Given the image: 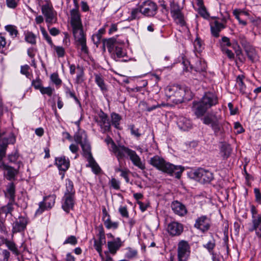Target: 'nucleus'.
<instances>
[{"mask_svg":"<svg viewBox=\"0 0 261 261\" xmlns=\"http://www.w3.org/2000/svg\"><path fill=\"white\" fill-rule=\"evenodd\" d=\"M74 37L75 45L77 48L81 47L80 50L82 54L88 55L89 54V48L87 45L86 35L83 30L73 33Z\"/></svg>","mask_w":261,"mask_h":261,"instance_id":"1a4fd4ad","label":"nucleus"},{"mask_svg":"<svg viewBox=\"0 0 261 261\" xmlns=\"http://www.w3.org/2000/svg\"><path fill=\"white\" fill-rule=\"evenodd\" d=\"M165 93L173 103L178 104L184 101L185 90L178 85H173L166 87Z\"/></svg>","mask_w":261,"mask_h":261,"instance_id":"39448f33","label":"nucleus"},{"mask_svg":"<svg viewBox=\"0 0 261 261\" xmlns=\"http://www.w3.org/2000/svg\"><path fill=\"white\" fill-rule=\"evenodd\" d=\"M157 11L156 4L150 0L144 1L140 5V12L146 16H154Z\"/></svg>","mask_w":261,"mask_h":261,"instance_id":"9b49d317","label":"nucleus"},{"mask_svg":"<svg viewBox=\"0 0 261 261\" xmlns=\"http://www.w3.org/2000/svg\"><path fill=\"white\" fill-rule=\"evenodd\" d=\"M112 152L120 164L122 161L129 159L133 164L142 170L146 168L145 164L142 162L140 157L135 150H133L123 145H117Z\"/></svg>","mask_w":261,"mask_h":261,"instance_id":"f257e3e1","label":"nucleus"},{"mask_svg":"<svg viewBox=\"0 0 261 261\" xmlns=\"http://www.w3.org/2000/svg\"><path fill=\"white\" fill-rule=\"evenodd\" d=\"M74 8L70 11L71 25L72 29V33L83 30L81 15L79 10V4L77 0H73Z\"/></svg>","mask_w":261,"mask_h":261,"instance_id":"423d86ee","label":"nucleus"},{"mask_svg":"<svg viewBox=\"0 0 261 261\" xmlns=\"http://www.w3.org/2000/svg\"><path fill=\"white\" fill-rule=\"evenodd\" d=\"M41 11L45 17V22L47 23L48 28L54 23L57 22L56 13L54 10L52 6H50L48 4L43 5L41 8Z\"/></svg>","mask_w":261,"mask_h":261,"instance_id":"9d476101","label":"nucleus"},{"mask_svg":"<svg viewBox=\"0 0 261 261\" xmlns=\"http://www.w3.org/2000/svg\"><path fill=\"white\" fill-rule=\"evenodd\" d=\"M150 102H154L155 103H154L153 105L151 106L149 102L147 103V106L146 107V111L148 112H151L158 108H160L162 106H165V104L164 103H162L161 104H159L157 102H156L155 101H154L152 99L150 100Z\"/></svg>","mask_w":261,"mask_h":261,"instance_id":"09e8293b","label":"nucleus"},{"mask_svg":"<svg viewBox=\"0 0 261 261\" xmlns=\"http://www.w3.org/2000/svg\"><path fill=\"white\" fill-rule=\"evenodd\" d=\"M56 196L55 194L45 196L43 200L39 203V207L36 210L35 214L40 215L44 211L51 209L55 205Z\"/></svg>","mask_w":261,"mask_h":261,"instance_id":"ddd939ff","label":"nucleus"},{"mask_svg":"<svg viewBox=\"0 0 261 261\" xmlns=\"http://www.w3.org/2000/svg\"><path fill=\"white\" fill-rule=\"evenodd\" d=\"M215 246L216 243L215 240L214 239L209 241L206 244H204L203 245V247L206 249L208 252L211 254H213V250Z\"/></svg>","mask_w":261,"mask_h":261,"instance_id":"a18cd8bd","label":"nucleus"},{"mask_svg":"<svg viewBox=\"0 0 261 261\" xmlns=\"http://www.w3.org/2000/svg\"><path fill=\"white\" fill-rule=\"evenodd\" d=\"M109 184L111 188L115 190H119L120 189V181L115 178H112L110 180Z\"/></svg>","mask_w":261,"mask_h":261,"instance_id":"8fccbe9b","label":"nucleus"},{"mask_svg":"<svg viewBox=\"0 0 261 261\" xmlns=\"http://www.w3.org/2000/svg\"><path fill=\"white\" fill-rule=\"evenodd\" d=\"M16 139L13 134L6 135L5 132L0 133V148L7 149L8 144H14Z\"/></svg>","mask_w":261,"mask_h":261,"instance_id":"4be33fe9","label":"nucleus"},{"mask_svg":"<svg viewBox=\"0 0 261 261\" xmlns=\"http://www.w3.org/2000/svg\"><path fill=\"white\" fill-rule=\"evenodd\" d=\"M94 119L102 134L111 132V122L107 114L101 110Z\"/></svg>","mask_w":261,"mask_h":261,"instance_id":"6e6552de","label":"nucleus"},{"mask_svg":"<svg viewBox=\"0 0 261 261\" xmlns=\"http://www.w3.org/2000/svg\"><path fill=\"white\" fill-rule=\"evenodd\" d=\"M118 211L122 217L128 218V212L126 206H120L118 209Z\"/></svg>","mask_w":261,"mask_h":261,"instance_id":"e2e57ef3","label":"nucleus"},{"mask_svg":"<svg viewBox=\"0 0 261 261\" xmlns=\"http://www.w3.org/2000/svg\"><path fill=\"white\" fill-rule=\"evenodd\" d=\"M225 28V26L224 24L216 20L211 24V34L214 37L218 38L219 37L220 32Z\"/></svg>","mask_w":261,"mask_h":261,"instance_id":"a878e982","label":"nucleus"},{"mask_svg":"<svg viewBox=\"0 0 261 261\" xmlns=\"http://www.w3.org/2000/svg\"><path fill=\"white\" fill-rule=\"evenodd\" d=\"M5 28L6 31L9 32L12 38L16 37L19 34L17 28L15 25L9 24L5 26Z\"/></svg>","mask_w":261,"mask_h":261,"instance_id":"a19ab883","label":"nucleus"},{"mask_svg":"<svg viewBox=\"0 0 261 261\" xmlns=\"http://www.w3.org/2000/svg\"><path fill=\"white\" fill-rule=\"evenodd\" d=\"M40 31H41V32L43 35V37L44 38V39H45L47 43L50 45H53V41L51 40V37L49 36V35L48 34L47 32H46V31L45 30V29L43 28V27H41L40 28Z\"/></svg>","mask_w":261,"mask_h":261,"instance_id":"5fc2aeb1","label":"nucleus"},{"mask_svg":"<svg viewBox=\"0 0 261 261\" xmlns=\"http://www.w3.org/2000/svg\"><path fill=\"white\" fill-rule=\"evenodd\" d=\"M50 79L51 81L56 86H60L62 81L59 78V74L57 72H54L50 75Z\"/></svg>","mask_w":261,"mask_h":261,"instance_id":"49530a36","label":"nucleus"},{"mask_svg":"<svg viewBox=\"0 0 261 261\" xmlns=\"http://www.w3.org/2000/svg\"><path fill=\"white\" fill-rule=\"evenodd\" d=\"M29 223L28 217L19 216L18 220L14 222L12 227L13 233L20 232L24 231Z\"/></svg>","mask_w":261,"mask_h":261,"instance_id":"a211bd4d","label":"nucleus"},{"mask_svg":"<svg viewBox=\"0 0 261 261\" xmlns=\"http://www.w3.org/2000/svg\"><path fill=\"white\" fill-rule=\"evenodd\" d=\"M193 174L194 177L203 184L210 182L214 178L213 174L208 170L199 168L195 170Z\"/></svg>","mask_w":261,"mask_h":261,"instance_id":"4468645a","label":"nucleus"},{"mask_svg":"<svg viewBox=\"0 0 261 261\" xmlns=\"http://www.w3.org/2000/svg\"><path fill=\"white\" fill-rule=\"evenodd\" d=\"M24 39L25 41L32 45H35L36 43V36L32 32L28 31L24 33Z\"/></svg>","mask_w":261,"mask_h":261,"instance_id":"58836bf2","label":"nucleus"},{"mask_svg":"<svg viewBox=\"0 0 261 261\" xmlns=\"http://www.w3.org/2000/svg\"><path fill=\"white\" fill-rule=\"evenodd\" d=\"M245 76L243 75H239L237 77L236 82L239 86V90L242 94H246V86L243 82Z\"/></svg>","mask_w":261,"mask_h":261,"instance_id":"473e14b6","label":"nucleus"},{"mask_svg":"<svg viewBox=\"0 0 261 261\" xmlns=\"http://www.w3.org/2000/svg\"><path fill=\"white\" fill-rule=\"evenodd\" d=\"M190 246L187 241L181 240L177 245L178 261H188L190 255Z\"/></svg>","mask_w":261,"mask_h":261,"instance_id":"f8f14e48","label":"nucleus"},{"mask_svg":"<svg viewBox=\"0 0 261 261\" xmlns=\"http://www.w3.org/2000/svg\"><path fill=\"white\" fill-rule=\"evenodd\" d=\"M54 49L57 53L58 58H63L65 55V50L60 46L54 45Z\"/></svg>","mask_w":261,"mask_h":261,"instance_id":"864d4df0","label":"nucleus"},{"mask_svg":"<svg viewBox=\"0 0 261 261\" xmlns=\"http://www.w3.org/2000/svg\"><path fill=\"white\" fill-rule=\"evenodd\" d=\"M87 161L89 163V167H91L92 171L95 174H97L100 173L101 170L100 168L93 157L87 160Z\"/></svg>","mask_w":261,"mask_h":261,"instance_id":"ea45409f","label":"nucleus"},{"mask_svg":"<svg viewBox=\"0 0 261 261\" xmlns=\"http://www.w3.org/2000/svg\"><path fill=\"white\" fill-rule=\"evenodd\" d=\"M137 251L131 248H128L127 252L126 253V257L128 258H132L137 255Z\"/></svg>","mask_w":261,"mask_h":261,"instance_id":"69168bd1","label":"nucleus"},{"mask_svg":"<svg viewBox=\"0 0 261 261\" xmlns=\"http://www.w3.org/2000/svg\"><path fill=\"white\" fill-rule=\"evenodd\" d=\"M250 208V212L252 215V223H253L254 220L257 221L258 219L260 220V221H261V213L256 217L255 215L258 213V211L256 207L254 205L251 204Z\"/></svg>","mask_w":261,"mask_h":261,"instance_id":"c03bdc74","label":"nucleus"},{"mask_svg":"<svg viewBox=\"0 0 261 261\" xmlns=\"http://www.w3.org/2000/svg\"><path fill=\"white\" fill-rule=\"evenodd\" d=\"M246 55L248 59L252 62H254L257 59V55L255 49L251 46L245 49Z\"/></svg>","mask_w":261,"mask_h":261,"instance_id":"f704fd0d","label":"nucleus"},{"mask_svg":"<svg viewBox=\"0 0 261 261\" xmlns=\"http://www.w3.org/2000/svg\"><path fill=\"white\" fill-rule=\"evenodd\" d=\"M104 224L108 229H116L118 228L119 223L117 222H112L110 218H107L105 221Z\"/></svg>","mask_w":261,"mask_h":261,"instance_id":"de8ad7c7","label":"nucleus"},{"mask_svg":"<svg viewBox=\"0 0 261 261\" xmlns=\"http://www.w3.org/2000/svg\"><path fill=\"white\" fill-rule=\"evenodd\" d=\"M206 67L207 65L206 62L204 61L200 60L196 62V66L194 68L191 66L190 67L191 70H190L188 68H187V70L190 71L191 72H192L193 70L195 71L196 72V77L195 79L201 81L206 76Z\"/></svg>","mask_w":261,"mask_h":261,"instance_id":"2eb2a0df","label":"nucleus"},{"mask_svg":"<svg viewBox=\"0 0 261 261\" xmlns=\"http://www.w3.org/2000/svg\"><path fill=\"white\" fill-rule=\"evenodd\" d=\"M221 50L223 53L225 54L230 59H234V55L231 50L228 49L226 48V47L223 46L222 45Z\"/></svg>","mask_w":261,"mask_h":261,"instance_id":"0e129e2a","label":"nucleus"},{"mask_svg":"<svg viewBox=\"0 0 261 261\" xmlns=\"http://www.w3.org/2000/svg\"><path fill=\"white\" fill-rule=\"evenodd\" d=\"M149 164L159 170L170 175L174 173L176 178H180L184 168L181 166H175L172 164L166 162L163 158L158 155L151 158Z\"/></svg>","mask_w":261,"mask_h":261,"instance_id":"f03ea898","label":"nucleus"},{"mask_svg":"<svg viewBox=\"0 0 261 261\" xmlns=\"http://www.w3.org/2000/svg\"><path fill=\"white\" fill-rule=\"evenodd\" d=\"M40 92L42 94H46L48 96L50 97L53 95V92L55 91L54 88L50 87H42L40 89Z\"/></svg>","mask_w":261,"mask_h":261,"instance_id":"6e6d98bb","label":"nucleus"},{"mask_svg":"<svg viewBox=\"0 0 261 261\" xmlns=\"http://www.w3.org/2000/svg\"><path fill=\"white\" fill-rule=\"evenodd\" d=\"M170 13L174 22L181 27L186 25L184 14L182 13V8L179 4L174 1L170 2Z\"/></svg>","mask_w":261,"mask_h":261,"instance_id":"0eeeda50","label":"nucleus"},{"mask_svg":"<svg viewBox=\"0 0 261 261\" xmlns=\"http://www.w3.org/2000/svg\"><path fill=\"white\" fill-rule=\"evenodd\" d=\"M5 244L8 248V249L10 250L14 254L16 255L18 254V249L15 244L13 242L6 240L5 241Z\"/></svg>","mask_w":261,"mask_h":261,"instance_id":"37998d69","label":"nucleus"},{"mask_svg":"<svg viewBox=\"0 0 261 261\" xmlns=\"http://www.w3.org/2000/svg\"><path fill=\"white\" fill-rule=\"evenodd\" d=\"M171 207L174 213L179 216H185L188 213L186 206L177 200H174L171 203Z\"/></svg>","mask_w":261,"mask_h":261,"instance_id":"412c9836","label":"nucleus"},{"mask_svg":"<svg viewBox=\"0 0 261 261\" xmlns=\"http://www.w3.org/2000/svg\"><path fill=\"white\" fill-rule=\"evenodd\" d=\"M77 74L75 79V83L76 84H81L85 81V73L83 67L77 66Z\"/></svg>","mask_w":261,"mask_h":261,"instance_id":"72a5a7b5","label":"nucleus"},{"mask_svg":"<svg viewBox=\"0 0 261 261\" xmlns=\"http://www.w3.org/2000/svg\"><path fill=\"white\" fill-rule=\"evenodd\" d=\"M252 223V227L249 229V231L250 232L255 231V234L258 238H261V221L260 220L257 221H254Z\"/></svg>","mask_w":261,"mask_h":261,"instance_id":"c9c22d12","label":"nucleus"},{"mask_svg":"<svg viewBox=\"0 0 261 261\" xmlns=\"http://www.w3.org/2000/svg\"><path fill=\"white\" fill-rule=\"evenodd\" d=\"M111 119L112 125L116 129H121L120 123L122 117L119 114L113 112L111 114Z\"/></svg>","mask_w":261,"mask_h":261,"instance_id":"2f4dec72","label":"nucleus"},{"mask_svg":"<svg viewBox=\"0 0 261 261\" xmlns=\"http://www.w3.org/2000/svg\"><path fill=\"white\" fill-rule=\"evenodd\" d=\"M121 246V241L120 238H117L115 241H109L108 242L109 251L112 254H115Z\"/></svg>","mask_w":261,"mask_h":261,"instance_id":"c756f323","label":"nucleus"},{"mask_svg":"<svg viewBox=\"0 0 261 261\" xmlns=\"http://www.w3.org/2000/svg\"><path fill=\"white\" fill-rule=\"evenodd\" d=\"M208 109L201 101L193 102L192 110L197 118L203 116Z\"/></svg>","mask_w":261,"mask_h":261,"instance_id":"5701e85b","label":"nucleus"},{"mask_svg":"<svg viewBox=\"0 0 261 261\" xmlns=\"http://www.w3.org/2000/svg\"><path fill=\"white\" fill-rule=\"evenodd\" d=\"M239 39L240 43L242 45L244 49L251 46L244 35H240L239 36Z\"/></svg>","mask_w":261,"mask_h":261,"instance_id":"603ef678","label":"nucleus"},{"mask_svg":"<svg viewBox=\"0 0 261 261\" xmlns=\"http://www.w3.org/2000/svg\"><path fill=\"white\" fill-rule=\"evenodd\" d=\"M194 226L202 233H205L211 226V219L205 215L201 216L196 219Z\"/></svg>","mask_w":261,"mask_h":261,"instance_id":"dca6fc26","label":"nucleus"},{"mask_svg":"<svg viewBox=\"0 0 261 261\" xmlns=\"http://www.w3.org/2000/svg\"><path fill=\"white\" fill-rule=\"evenodd\" d=\"M178 125L179 127L183 130H188L192 126L190 121L185 118H183L182 120H180L178 122Z\"/></svg>","mask_w":261,"mask_h":261,"instance_id":"79ce46f5","label":"nucleus"},{"mask_svg":"<svg viewBox=\"0 0 261 261\" xmlns=\"http://www.w3.org/2000/svg\"><path fill=\"white\" fill-rule=\"evenodd\" d=\"M30 69V67L28 65H25L24 66H22L21 67L20 72L22 74H24L28 78H30L31 74L30 73L29 70Z\"/></svg>","mask_w":261,"mask_h":261,"instance_id":"774afa93","label":"nucleus"},{"mask_svg":"<svg viewBox=\"0 0 261 261\" xmlns=\"http://www.w3.org/2000/svg\"><path fill=\"white\" fill-rule=\"evenodd\" d=\"M221 118V116L215 114L207 115L202 118V120L204 124L211 125L215 136L223 138L226 133H229L230 125L227 121L220 122Z\"/></svg>","mask_w":261,"mask_h":261,"instance_id":"7ed1b4c3","label":"nucleus"},{"mask_svg":"<svg viewBox=\"0 0 261 261\" xmlns=\"http://www.w3.org/2000/svg\"><path fill=\"white\" fill-rule=\"evenodd\" d=\"M129 128L132 135H134L137 138H139L141 136V134L139 133V128H136L134 124L130 125Z\"/></svg>","mask_w":261,"mask_h":261,"instance_id":"338daca9","label":"nucleus"},{"mask_svg":"<svg viewBox=\"0 0 261 261\" xmlns=\"http://www.w3.org/2000/svg\"><path fill=\"white\" fill-rule=\"evenodd\" d=\"M167 230L171 237L179 236L184 231V226L180 223L173 221L168 224Z\"/></svg>","mask_w":261,"mask_h":261,"instance_id":"f3484780","label":"nucleus"},{"mask_svg":"<svg viewBox=\"0 0 261 261\" xmlns=\"http://www.w3.org/2000/svg\"><path fill=\"white\" fill-rule=\"evenodd\" d=\"M5 196L8 198L9 200L15 202V186L13 182H10L7 185Z\"/></svg>","mask_w":261,"mask_h":261,"instance_id":"c85d7f7f","label":"nucleus"},{"mask_svg":"<svg viewBox=\"0 0 261 261\" xmlns=\"http://www.w3.org/2000/svg\"><path fill=\"white\" fill-rule=\"evenodd\" d=\"M103 242L94 240V247L96 250L98 252L100 256H102V245Z\"/></svg>","mask_w":261,"mask_h":261,"instance_id":"bf43d9fd","label":"nucleus"},{"mask_svg":"<svg viewBox=\"0 0 261 261\" xmlns=\"http://www.w3.org/2000/svg\"><path fill=\"white\" fill-rule=\"evenodd\" d=\"M63 196H75V190L71 180L69 178L66 179L65 190Z\"/></svg>","mask_w":261,"mask_h":261,"instance_id":"cd10ccee","label":"nucleus"},{"mask_svg":"<svg viewBox=\"0 0 261 261\" xmlns=\"http://www.w3.org/2000/svg\"><path fill=\"white\" fill-rule=\"evenodd\" d=\"M55 164L59 170L65 172L69 168L70 162L68 158L66 159L65 156H62L56 158Z\"/></svg>","mask_w":261,"mask_h":261,"instance_id":"b1692460","label":"nucleus"},{"mask_svg":"<svg viewBox=\"0 0 261 261\" xmlns=\"http://www.w3.org/2000/svg\"><path fill=\"white\" fill-rule=\"evenodd\" d=\"M0 168L7 172L6 173V177L8 180H14L18 173L17 170L5 164L4 162H1Z\"/></svg>","mask_w":261,"mask_h":261,"instance_id":"393cba45","label":"nucleus"},{"mask_svg":"<svg viewBox=\"0 0 261 261\" xmlns=\"http://www.w3.org/2000/svg\"><path fill=\"white\" fill-rule=\"evenodd\" d=\"M103 46H107L111 57L115 60L116 57L121 58L125 57L126 53L123 50L124 43L115 37L105 38L102 40Z\"/></svg>","mask_w":261,"mask_h":261,"instance_id":"20e7f679","label":"nucleus"},{"mask_svg":"<svg viewBox=\"0 0 261 261\" xmlns=\"http://www.w3.org/2000/svg\"><path fill=\"white\" fill-rule=\"evenodd\" d=\"M84 136L86 137L85 132L82 133L77 132L74 136V141L79 144L83 142Z\"/></svg>","mask_w":261,"mask_h":261,"instance_id":"3c124183","label":"nucleus"},{"mask_svg":"<svg viewBox=\"0 0 261 261\" xmlns=\"http://www.w3.org/2000/svg\"><path fill=\"white\" fill-rule=\"evenodd\" d=\"M75 204V196H63L62 199V208L67 213L72 210Z\"/></svg>","mask_w":261,"mask_h":261,"instance_id":"aec40b11","label":"nucleus"},{"mask_svg":"<svg viewBox=\"0 0 261 261\" xmlns=\"http://www.w3.org/2000/svg\"><path fill=\"white\" fill-rule=\"evenodd\" d=\"M200 101L209 109L218 103L217 96L211 92H205Z\"/></svg>","mask_w":261,"mask_h":261,"instance_id":"6ab92c4d","label":"nucleus"},{"mask_svg":"<svg viewBox=\"0 0 261 261\" xmlns=\"http://www.w3.org/2000/svg\"><path fill=\"white\" fill-rule=\"evenodd\" d=\"M105 141L108 145H111V148L110 149V150L111 152H112L113 149H114L115 148H116V147L117 146L114 142V141L113 140V139L109 136H108L106 137V138L105 140Z\"/></svg>","mask_w":261,"mask_h":261,"instance_id":"680f3d73","label":"nucleus"},{"mask_svg":"<svg viewBox=\"0 0 261 261\" xmlns=\"http://www.w3.org/2000/svg\"><path fill=\"white\" fill-rule=\"evenodd\" d=\"M95 81L101 91H106L107 88L101 74H95Z\"/></svg>","mask_w":261,"mask_h":261,"instance_id":"4c0bfd02","label":"nucleus"},{"mask_svg":"<svg viewBox=\"0 0 261 261\" xmlns=\"http://www.w3.org/2000/svg\"><path fill=\"white\" fill-rule=\"evenodd\" d=\"M220 152L223 160H227L231 153L232 148L230 145L223 144L220 147Z\"/></svg>","mask_w":261,"mask_h":261,"instance_id":"7c9ffc66","label":"nucleus"},{"mask_svg":"<svg viewBox=\"0 0 261 261\" xmlns=\"http://www.w3.org/2000/svg\"><path fill=\"white\" fill-rule=\"evenodd\" d=\"M32 86H33L35 89L40 91V89L43 87L42 86V81L39 76L32 81Z\"/></svg>","mask_w":261,"mask_h":261,"instance_id":"4d7b16f0","label":"nucleus"},{"mask_svg":"<svg viewBox=\"0 0 261 261\" xmlns=\"http://www.w3.org/2000/svg\"><path fill=\"white\" fill-rule=\"evenodd\" d=\"M64 90L66 97L73 98L77 105L81 106V102L76 97L75 92L73 89H71L70 88L66 86L64 87Z\"/></svg>","mask_w":261,"mask_h":261,"instance_id":"e433bc0d","label":"nucleus"},{"mask_svg":"<svg viewBox=\"0 0 261 261\" xmlns=\"http://www.w3.org/2000/svg\"><path fill=\"white\" fill-rule=\"evenodd\" d=\"M80 145L83 150V156L86 158L87 160L92 158L93 156L91 151V146L86 138H84L83 142Z\"/></svg>","mask_w":261,"mask_h":261,"instance_id":"bb28decb","label":"nucleus"},{"mask_svg":"<svg viewBox=\"0 0 261 261\" xmlns=\"http://www.w3.org/2000/svg\"><path fill=\"white\" fill-rule=\"evenodd\" d=\"M77 243L76 238L74 236L68 237L63 242V244H70L72 245H75Z\"/></svg>","mask_w":261,"mask_h":261,"instance_id":"13d9d810","label":"nucleus"},{"mask_svg":"<svg viewBox=\"0 0 261 261\" xmlns=\"http://www.w3.org/2000/svg\"><path fill=\"white\" fill-rule=\"evenodd\" d=\"M198 13L204 18H207L210 16L204 6L198 7Z\"/></svg>","mask_w":261,"mask_h":261,"instance_id":"052dcab7","label":"nucleus"}]
</instances>
